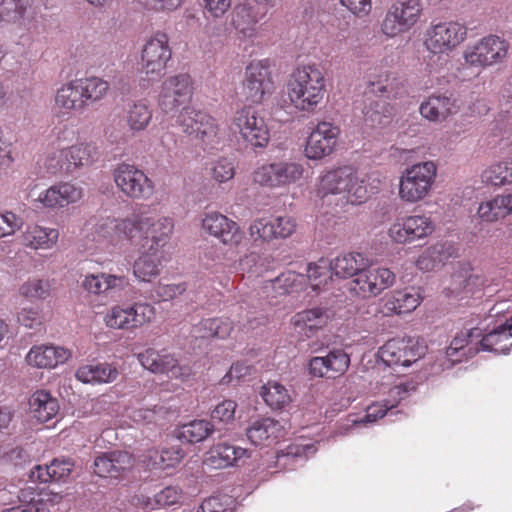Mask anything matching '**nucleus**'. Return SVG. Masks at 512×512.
<instances>
[{
	"mask_svg": "<svg viewBox=\"0 0 512 512\" xmlns=\"http://www.w3.org/2000/svg\"><path fill=\"white\" fill-rule=\"evenodd\" d=\"M317 196L337 206L360 204L367 199L365 180L352 166H342L322 173L316 185Z\"/></svg>",
	"mask_w": 512,
	"mask_h": 512,
	"instance_id": "f257e3e1",
	"label": "nucleus"
},
{
	"mask_svg": "<svg viewBox=\"0 0 512 512\" xmlns=\"http://www.w3.org/2000/svg\"><path fill=\"white\" fill-rule=\"evenodd\" d=\"M326 92L325 77L316 64L298 66L289 76L286 93L290 104L300 112L312 113Z\"/></svg>",
	"mask_w": 512,
	"mask_h": 512,
	"instance_id": "f03ea898",
	"label": "nucleus"
},
{
	"mask_svg": "<svg viewBox=\"0 0 512 512\" xmlns=\"http://www.w3.org/2000/svg\"><path fill=\"white\" fill-rule=\"evenodd\" d=\"M467 36V28L454 21L431 24L424 32L423 46L427 51L424 61L430 72H438L448 63L450 53Z\"/></svg>",
	"mask_w": 512,
	"mask_h": 512,
	"instance_id": "7ed1b4c3",
	"label": "nucleus"
},
{
	"mask_svg": "<svg viewBox=\"0 0 512 512\" xmlns=\"http://www.w3.org/2000/svg\"><path fill=\"white\" fill-rule=\"evenodd\" d=\"M131 222L132 240L137 233H141V245L158 250H164L174 231V220L167 215H161L148 205L131 214Z\"/></svg>",
	"mask_w": 512,
	"mask_h": 512,
	"instance_id": "20e7f679",
	"label": "nucleus"
},
{
	"mask_svg": "<svg viewBox=\"0 0 512 512\" xmlns=\"http://www.w3.org/2000/svg\"><path fill=\"white\" fill-rule=\"evenodd\" d=\"M99 151L93 142L83 141L65 148L55 149L47 154L44 166L50 174L64 172L72 174L94 164Z\"/></svg>",
	"mask_w": 512,
	"mask_h": 512,
	"instance_id": "39448f33",
	"label": "nucleus"
},
{
	"mask_svg": "<svg viewBox=\"0 0 512 512\" xmlns=\"http://www.w3.org/2000/svg\"><path fill=\"white\" fill-rule=\"evenodd\" d=\"M437 175V166L433 161H424L407 167L401 174L398 184V196L407 204L424 200L431 192Z\"/></svg>",
	"mask_w": 512,
	"mask_h": 512,
	"instance_id": "423d86ee",
	"label": "nucleus"
},
{
	"mask_svg": "<svg viewBox=\"0 0 512 512\" xmlns=\"http://www.w3.org/2000/svg\"><path fill=\"white\" fill-rule=\"evenodd\" d=\"M510 48L509 42L497 35L485 36L468 44L463 50L464 65L485 69L503 63Z\"/></svg>",
	"mask_w": 512,
	"mask_h": 512,
	"instance_id": "0eeeda50",
	"label": "nucleus"
},
{
	"mask_svg": "<svg viewBox=\"0 0 512 512\" xmlns=\"http://www.w3.org/2000/svg\"><path fill=\"white\" fill-rule=\"evenodd\" d=\"M233 128L239 138L253 149L265 148L270 141L266 118L252 107L238 110L233 117Z\"/></svg>",
	"mask_w": 512,
	"mask_h": 512,
	"instance_id": "6e6552de",
	"label": "nucleus"
},
{
	"mask_svg": "<svg viewBox=\"0 0 512 512\" xmlns=\"http://www.w3.org/2000/svg\"><path fill=\"white\" fill-rule=\"evenodd\" d=\"M176 122L185 135L203 145H212L219 138V128L215 119L194 107H184Z\"/></svg>",
	"mask_w": 512,
	"mask_h": 512,
	"instance_id": "1a4fd4ad",
	"label": "nucleus"
},
{
	"mask_svg": "<svg viewBox=\"0 0 512 512\" xmlns=\"http://www.w3.org/2000/svg\"><path fill=\"white\" fill-rule=\"evenodd\" d=\"M421 12L420 0H396L387 10L381 23L382 33L394 38L409 31L418 22Z\"/></svg>",
	"mask_w": 512,
	"mask_h": 512,
	"instance_id": "9d476101",
	"label": "nucleus"
},
{
	"mask_svg": "<svg viewBox=\"0 0 512 512\" xmlns=\"http://www.w3.org/2000/svg\"><path fill=\"white\" fill-rule=\"evenodd\" d=\"M274 88L269 60H255L247 65L241 86V95L246 101L261 103Z\"/></svg>",
	"mask_w": 512,
	"mask_h": 512,
	"instance_id": "9b49d317",
	"label": "nucleus"
},
{
	"mask_svg": "<svg viewBox=\"0 0 512 512\" xmlns=\"http://www.w3.org/2000/svg\"><path fill=\"white\" fill-rule=\"evenodd\" d=\"M155 314L154 306L149 303L115 305L105 314L104 322L112 329L133 330L150 323Z\"/></svg>",
	"mask_w": 512,
	"mask_h": 512,
	"instance_id": "f8f14e48",
	"label": "nucleus"
},
{
	"mask_svg": "<svg viewBox=\"0 0 512 512\" xmlns=\"http://www.w3.org/2000/svg\"><path fill=\"white\" fill-rule=\"evenodd\" d=\"M304 171V166L299 162L276 161L258 167L253 173V180L261 186L283 188L298 182Z\"/></svg>",
	"mask_w": 512,
	"mask_h": 512,
	"instance_id": "ddd939ff",
	"label": "nucleus"
},
{
	"mask_svg": "<svg viewBox=\"0 0 512 512\" xmlns=\"http://www.w3.org/2000/svg\"><path fill=\"white\" fill-rule=\"evenodd\" d=\"M434 222L427 215L398 217L388 229L389 239L396 244H408L421 240L433 233Z\"/></svg>",
	"mask_w": 512,
	"mask_h": 512,
	"instance_id": "4468645a",
	"label": "nucleus"
},
{
	"mask_svg": "<svg viewBox=\"0 0 512 512\" xmlns=\"http://www.w3.org/2000/svg\"><path fill=\"white\" fill-rule=\"evenodd\" d=\"M395 274L386 267H368V265L350 282V291L367 299L376 297L395 283Z\"/></svg>",
	"mask_w": 512,
	"mask_h": 512,
	"instance_id": "2eb2a0df",
	"label": "nucleus"
},
{
	"mask_svg": "<svg viewBox=\"0 0 512 512\" xmlns=\"http://www.w3.org/2000/svg\"><path fill=\"white\" fill-rule=\"evenodd\" d=\"M116 186L127 197L148 199L154 191V185L147 175L134 165L119 164L113 173Z\"/></svg>",
	"mask_w": 512,
	"mask_h": 512,
	"instance_id": "dca6fc26",
	"label": "nucleus"
},
{
	"mask_svg": "<svg viewBox=\"0 0 512 512\" xmlns=\"http://www.w3.org/2000/svg\"><path fill=\"white\" fill-rule=\"evenodd\" d=\"M193 94V80L187 73L167 77L161 85L158 96L159 108L164 113H171L188 102Z\"/></svg>",
	"mask_w": 512,
	"mask_h": 512,
	"instance_id": "f3484780",
	"label": "nucleus"
},
{
	"mask_svg": "<svg viewBox=\"0 0 512 512\" xmlns=\"http://www.w3.org/2000/svg\"><path fill=\"white\" fill-rule=\"evenodd\" d=\"M341 129L338 125L322 121L309 134L305 145V156L311 160H321L331 155L338 144Z\"/></svg>",
	"mask_w": 512,
	"mask_h": 512,
	"instance_id": "a211bd4d",
	"label": "nucleus"
},
{
	"mask_svg": "<svg viewBox=\"0 0 512 512\" xmlns=\"http://www.w3.org/2000/svg\"><path fill=\"white\" fill-rule=\"evenodd\" d=\"M171 58L168 37L156 33L143 46L141 53V71L149 77H158L166 69Z\"/></svg>",
	"mask_w": 512,
	"mask_h": 512,
	"instance_id": "6ab92c4d",
	"label": "nucleus"
},
{
	"mask_svg": "<svg viewBox=\"0 0 512 512\" xmlns=\"http://www.w3.org/2000/svg\"><path fill=\"white\" fill-rule=\"evenodd\" d=\"M201 226L207 234L229 247H237L245 236L235 221L217 211L205 213L201 219Z\"/></svg>",
	"mask_w": 512,
	"mask_h": 512,
	"instance_id": "aec40b11",
	"label": "nucleus"
},
{
	"mask_svg": "<svg viewBox=\"0 0 512 512\" xmlns=\"http://www.w3.org/2000/svg\"><path fill=\"white\" fill-rule=\"evenodd\" d=\"M423 355L422 348L413 339H391L378 351L386 366L409 367Z\"/></svg>",
	"mask_w": 512,
	"mask_h": 512,
	"instance_id": "412c9836",
	"label": "nucleus"
},
{
	"mask_svg": "<svg viewBox=\"0 0 512 512\" xmlns=\"http://www.w3.org/2000/svg\"><path fill=\"white\" fill-rule=\"evenodd\" d=\"M266 10L254 0H244L237 4L231 13V24L242 39H253L258 35V22L264 18Z\"/></svg>",
	"mask_w": 512,
	"mask_h": 512,
	"instance_id": "4be33fe9",
	"label": "nucleus"
},
{
	"mask_svg": "<svg viewBox=\"0 0 512 512\" xmlns=\"http://www.w3.org/2000/svg\"><path fill=\"white\" fill-rule=\"evenodd\" d=\"M137 358L140 364L152 373L166 374L175 379H186L192 374L188 365H181L172 355L160 354L152 348L139 353Z\"/></svg>",
	"mask_w": 512,
	"mask_h": 512,
	"instance_id": "5701e85b",
	"label": "nucleus"
},
{
	"mask_svg": "<svg viewBox=\"0 0 512 512\" xmlns=\"http://www.w3.org/2000/svg\"><path fill=\"white\" fill-rule=\"evenodd\" d=\"M83 196L84 190L80 185L72 182H61L41 191L35 202L47 209L63 208L79 202Z\"/></svg>",
	"mask_w": 512,
	"mask_h": 512,
	"instance_id": "b1692460",
	"label": "nucleus"
},
{
	"mask_svg": "<svg viewBox=\"0 0 512 512\" xmlns=\"http://www.w3.org/2000/svg\"><path fill=\"white\" fill-rule=\"evenodd\" d=\"M86 110L76 79L61 85L54 96V111L58 117H70Z\"/></svg>",
	"mask_w": 512,
	"mask_h": 512,
	"instance_id": "393cba45",
	"label": "nucleus"
},
{
	"mask_svg": "<svg viewBox=\"0 0 512 512\" xmlns=\"http://www.w3.org/2000/svg\"><path fill=\"white\" fill-rule=\"evenodd\" d=\"M132 230L131 215L121 219L101 218L93 227L95 240L106 241L113 245H116L122 239L132 241Z\"/></svg>",
	"mask_w": 512,
	"mask_h": 512,
	"instance_id": "a878e982",
	"label": "nucleus"
},
{
	"mask_svg": "<svg viewBox=\"0 0 512 512\" xmlns=\"http://www.w3.org/2000/svg\"><path fill=\"white\" fill-rule=\"evenodd\" d=\"M164 260V250L140 244L139 255L133 264V274L139 281L152 282L160 275Z\"/></svg>",
	"mask_w": 512,
	"mask_h": 512,
	"instance_id": "bb28decb",
	"label": "nucleus"
},
{
	"mask_svg": "<svg viewBox=\"0 0 512 512\" xmlns=\"http://www.w3.org/2000/svg\"><path fill=\"white\" fill-rule=\"evenodd\" d=\"M133 465L134 459L126 451L103 453L94 460V473L100 477L118 478Z\"/></svg>",
	"mask_w": 512,
	"mask_h": 512,
	"instance_id": "cd10ccee",
	"label": "nucleus"
},
{
	"mask_svg": "<svg viewBox=\"0 0 512 512\" xmlns=\"http://www.w3.org/2000/svg\"><path fill=\"white\" fill-rule=\"evenodd\" d=\"M456 101L445 94H432L419 106L420 115L430 122L441 123L456 114Z\"/></svg>",
	"mask_w": 512,
	"mask_h": 512,
	"instance_id": "c85d7f7f",
	"label": "nucleus"
},
{
	"mask_svg": "<svg viewBox=\"0 0 512 512\" xmlns=\"http://www.w3.org/2000/svg\"><path fill=\"white\" fill-rule=\"evenodd\" d=\"M70 351L60 346L35 345L26 355L28 365L36 368L50 369L66 362Z\"/></svg>",
	"mask_w": 512,
	"mask_h": 512,
	"instance_id": "c756f323",
	"label": "nucleus"
},
{
	"mask_svg": "<svg viewBox=\"0 0 512 512\" xmlns=\"http://www.w3.org/2000/svg\"><path fill=\"white\" fill-rule=\"evenodd\" d=\"M249 451L228 443H219L206 453L204 463L212 469H221L237 464L248 458Z\"/></svg>",
	"mask_w": 512,
	"mask_h": 512,
	"instance_id": "7c9ffc66",
	"label": "nucleus"
},
{
	"mask_svg": "<svg viewBox=\"0 0 512 512\" xmlns=\"http://www.w3.org/2000/svg\"><path fill=\"white\" fill-rule=\"evenodd\" d=\"M59 230L39 224H28L20 235V243L33 250H50L56 246Z\"/></svg>",
	"mask_w": 512,
	"mask_h": 512,
	"instance_id": "2f4dec72",
	"label": "nucleus"
},
{
	"mask_svg": "<svg viewBox=\"0 0 512 512\" xmlns=\"http://www.w3.org/2000/svg\"><path fill=\"white\" fill-rule=\"evenodd\" d=\"M282 434V425L270 417L253 420L246 429L247 438L254 445H270Z\"/></svg>",
	"mask_w": 512,
	"mask_h": 512,
	"instance_id": "473e14b6",
	"label": "nucleus"
},
{
	"mask_svg": "<svg viewBox=\"0 0 512 512\" xmlns=\"http://www.w3.org/2000/svg\"><path fill=\"white\" fill-rule=\"evenodd\" d=\"M481 329L474 328L457 334L446 350L447 357L452 362H460L463 357H472L478 351Z\"/></svg>",
	"mask_w": 512,
	"mask_h": 512,
	"instance_id": "72a5a7b5",
	"label": "nucleus"
},
{
	"mask_svg": "<svg viewBox=\"0 0 512 512\" xmlns=\"http://www.w3.org/2000/svg\"><path fill=\"white\" fill-rule=\"evenodd\" d=\"M420 300V294L413 289L394 291L382 300V312L385 315L409 313L418 307Z\"/></svg>",
	"mask_w": 512,
	"mask_h": 512,
	"instance_id": "f704fd0d",
	"label": "nucleus"
},
{
	"mask_svg": "<svg viewBox=\"0 0 512 512\" xmlns=\"http://www.w3.org/2000/svg\"><path fill=\"white\" fill-rule=\"evenodd\" d=\"M29 411L41 423L54 418L59 411L58 400L46 390H37L29 398Z\"/></svg>",
	"mask_w": 512,
	"mask_h": 512,
	"instance_id": "c9c22d12",
	"label": "nucleus"
},
{
	"mask_svg": "<svg viewBox=\"0 0 512 512\" xmlns=\"http://www.w3.org/2000/svg\"><path fill=\"white\" fill-rule=\"evenodd\" d=\"M481 349L496 354H506L512 348V317L509 323L495 328L491 332L481 335L479 340Z\"/></svg>",
	"mask_w": 512,
	"mask_h": 512,
	"instance_id": "e433bc0d",
	"label": "nucleus"
},
{
	"mask_svg": "<svg viewBox=\"0 0 512 512\" xmlns=\"http://www.w3.org/2000/svg\"><path fill=\"white\" fill-rule=\"evenodd\" d=\"M117 368L109 363L86 364L80 366L75 377L86 384L111 383L117 379Z\"/></svg>",
	"mask_w": 512,
	"mask_h": 512,
	"instance_id": "4c0bfd02",
	"label": "nucleus"
},
{
	"mask_svg": "<svg viewBox=\"0 0 512 512\" xmlns=\"http://www.w3.org/2000/svg\"><path fill=\"white\" fill-rule=\"evenodd\" d=\"M73 468L74 463L70 459H54L49 465H36L31 470L30 478L42 483L64 481L70 476Z\"/></svg>",
	"mask_w": 512,
	"mask_h": 512,
	"instance_id": "58836bf2",
	"label": "nucleus"
},
{
	"mask_svg": "<svg viewBox=\"0 0 512 512\" xmlns=\"http://www.w3.org/2000/svg\"><path fill=\"white\" fill-rule=\"evenodd\" d=\"M454 248L448 243H436L425 249L416 261L417 267L429 272L442 267L454 255Z\"/></svg>",
	"mask_w": 512,
	"mask_h": 512,
	"instance_id": "ea45409f",
	"label": "nucleus"
},
{
	"mask_svg": "<svg viewBox=\"0 0 512 512\" xmlns=\"http://www.w3.org/2000/svg\"><path fill=\"white\" fill-rule=\"evenodd\" d=\"M125 285V277L107 273L87 274L81 283V287L93 295H101L110 290L122 289Z\"/></svg>",
	"mask_w": 512,
	"mask_h": 512,
	"instance_id": "a19ab883",
	"label": "nucleus"
},
{
	"mask_svg": "<svg viewBox=\"0 0 512 512\" xmlns=\"http://www.w3.org/2000/svg\"><path fill=\"white\" fill-rule=\"evenodd\" d=\"M18 499L17 505L5 508L1 512H51L52 498L49 495L45 497L38 495L32 487L21 489Z\"/></svg>",
	"mask_w": 512,
	"mask_h": 512,
	"instance_id": "79ce46f5",
	"label": "nucleus"
},
{
	"mask_svg": "<svg viewBox=\"0 0 512 512\" xmlns=\"http://www.w3.org/2000/svg\"><path fill=\"white\" fill-rule=\"evenodd\" d=\"M368 83L374 93H379L387 98H397L404 92L402 82L387 70H375L370 73Z\"/></svg>",
	"mask_w": 512,
	"mask_h": 512,
	"instance_id": "37998d69",
	"label": "nucleus"
},
{
	"mask_svg": "<svg viewBox=\"0 0 512 512\" xmlns=\"http://www.w3.org/2000/svg\"><path fill=\"white\" fill-rule=\"evenodd\" d=\"M368 265V260L360 253H348L336 257L331 262L332 272L341 278H357Z\"/></svg>",
	"mask_w": 512,
	"mask_h": 512,
	"instance_id": "c03bdc74",
	"label": "nucleus"
},
{
	"mask_svg": "<svg viewBox=\"0 0 512 512\" xmlns=\"http://www.w3.org/2000/svg\"><path fill=\"white\" fill-rule=\"evenodd\" d=\"M512 213V194L498 195L480 204L477 214L485 222H494Z\"/></svg>",
	"mask_w": 512,
	"mask_h": 512,
	"instance_id": "a18cd8bd",
	"label": "nucleus"
},
{
	"mask_svg": "<svg viewBox=\"0 0 512 512\" xmlns=\"http://www.w3.org/2000/svg\"><path fill=\"white\" fill-rule=\"evenodd\" d=\"M327 322V316L319 308H313L297 313L292 323L300 335L310 338L315 331L322 328Z\"/></svg>",
	"mask_w": 512,
	"mask_h": 512,
	"instance_id": "49530a36",
	"label": "nucleus"
},
{
	"mask_svg": "<svg viewBox=\"0 0 512 512\" xmlns=\"http://www.w3.org/2000/svg\"><path fill=\"white\" fill-rule=\"evenodd\" d=\"M76 81L86 109L104 99L110 88L108 81L96 76L77 78Z\"/></svg>",
	"mask_w": 512,
	"mask_h": 512,
	"instance_id": "de8ad7c7",
	"label": "nucleus"
},
{
	"mask_svg": "<svg viewBox=\"0 0 512 512\" xmlns=\"http://www.w3.org/2000/svg\"><path fill=\"white\" fill-rule=\"evenodd\" d=\"M153 110L144 100L135 101L126 109L125 121L130 131L138 133L144 131L150 124Z\"/></svg>",
	"mask_w": 512,
	"mask_h": 512,
	"instance_id": "09e8293b",
	"label": "nucleus"
},
{
	"mask_svg": "<svg viewBox=\"0 0 512 512\" xmlns=\"http://www.w3.org/2000/svg\"><path fill=\"white\" fill-rule=\"evenodd\" d=\"M260 394L272 409H284L292 402L291 393L279 382H268L263 385Z\"/></svg>",
	"mask_w": 512,
	"mask_h": 512,
	"instance_id": "8fccbe9b",
	"label": "nucleus"
},
{
	"mask_svg": "<svg viewBox=\"0 0 512 512\" xmlns=\"http://www.w3.org/2000/svg\"><path fill=\"white\" fill-rule=\"evenodd\" d=\"M214 430L213 424L207 420H193L180 427L178 438L188 443H198L210 436Z\"/></svg>",
	"mask_w": 512,
	"mask_h": 512,
	"instance_id": "3c124183",
	"label": "nucleus"
},
{
	"mask_svg": "<svg viewBox=\"0 0 512 512\" xmlns=\"http://www.w3.org/2000/svg\"><path fill=\"white\" fill-rule=\"evenodd\" d=\"M29 9V0H0V23L19 24Z\"/></svg>",
	"mask_w": 512,
	"mask_h": 512,
	"instance_id": "603ef678",
	"label": "nucleus"
},
{
	"mask_svg": "<svg viewBox=\"0 0 512 512\" xmlns=\"http://www.w3.org/2000/svg\"><path fill=\"white\" fill-rule=\"evenodd\" d=\"M305 284V276L294 271H287L271 281L272 290L277 295L299 292Z\"/></svg>",
	"mask_w": 512,
	"mask_h": 512,
	"instance_id": "864d4df0",
	"label": "nucleus"
},
{
	"mask_svg": "<svg viewBox=\"0 0 512 512\" xmlns=\"http://www.w3.org/2000/svg\"><path fill=\"white\" fill-rule=\"evenodd\" d=\"M484 286V279L477 274H470L464 276L462 274L454 275L450 287L446 290L449 292L447 295L458 296L461 293L474 294Z\"/></svg>",
	"mask_w": 512,
	"mask_h": 512,
	"instance_id": "5fc2aeb1",
	"label": "nucleus"
},
{
	"mask_svg": "<svg viewBox=\"0 0 512 512\" xmlns=\"http://www.w3.org/2000/svg\"><path fill=\"white\" fill-rule=\"evenodd\" d=\"M52 282L48 279L32 278L19 288V294L30 300H45L51 295Z\"/></svg>",
	"mask_w": 512,
	"mask_h": 512,
	"instance_id": "6e6d98bb",
	"label": "nucleus"
},
{
	"mask_svg": "<svg viewBox=\"0 0 512 512\" xmlns=\"http://www.w3.org/2000/svg\"><path fill=\"white\" fill-rule=\"evenodd\" d=\"M331 263L321 259L318 263H310L306 268L305 282L308 281L313 290L325 286L331 277Z\"/></svg>",
	"mask_w": 512,
	"mask_h": 512,
	"instance_id": "4d7b16f0",
	"label": "nucleus"
},
{
	"mask_svg": "<svg viewBox=\"0 0 512 512\" xmlns=\"http://www.w3.org/2000/svg\"><path fill=\"white\" fill-rule=\"evenodd\" d=\"M153 468L167 469L176 466L184 457L179 447L164 448L161 451L151 450L148 455Z\"/></svg>",
	"mask_w": 512,
	"mask_h": 512,
	"instance_id": "13d9d810",
	"label": "nucleus"
},
{
	"mask_svg": "<svg viewBox=\"0 0 512 512\" xmlns=\"http://www.w3.org/2000/svg\"><path fill=\"white\" fill-rule=\"evenodd\" d=\"M393 412V404L389 405L387 401L384 404H373L367 408L366 414L361 418H353L349 419L351 424H348L351 427H361L366 426L369 423L375 422L377 419L382 418L387 415H392Z\"/></svg>",
	"mask_w": 512,
	"mask_h": 512,
	"instance_id": "bf43d9fd",
	"label": "nucleus"
},
{
	"mask_svg": "<svg viewBox=\"0 0 512 512\" xmlns=\"http://www.w3.org/2000/svg\"><path fill=\"white\" fill-rule=\"evenodd\" d=\"M325 366L328 369V378H335L346 372L349 367V356L342 350H333L324 356Z\"/></svg>",
	"mask_w": 512,
	"mask_h": 512,
	"instance_id": "052dcab7",
	"label": "nucleus"
},
{
	"mask_svg": "<svg viewBox=\"0 0 512 512\" xmlns=\"http://www.w3.org/2000/svg\"><path fill=\"white\" fill-rule=\"evenodd\" d=\"M481 180L483 183L494 186H503L508 184L507 167L504 166V162L501 161L493 163L484 169L481 173Z\"/></svg>",
	"mask_w": 512,
	"mask_h": 512,
	"instance_id": "680f3d73",
	"label": "nucleus"
},
{
	"mask_svg": "<svg viewBox=\"0 0 512 512\" xmlns=\"http://www.w3.org/2000/svg\"><path fill=\"white\" fill-rule=\"evenodd\" d=\"M363 114L365 120L371 125L382 124L383 119L387 118L389 114V108L384 101L375 100L365 105Z\"/></svg>",
	"mask_w": 512,
	"mask_h": 512,
	"instance_id": "e2e57ef3",
	"label": "nucleus"
},
{
	"mask_svg": "<svg viewBox=\"0 0 512 512\" xmlns=\"http://www.w3.org/2000/svg\"><path fill=\"white\" fill-rule=\"evenodd\" d=\"M250 236L256 241H270L275 239V230L271 219H257L250 228Z\"/></svg>",
	"mask_w": 512,
	"mask_h": 512,
	"instance_id": "0e129e2a",
	"label": "nucleus"
},
{
	"mask_svg": "<svg viewBox=\"0 0 512 512\" xmlns=\"http://www.w3.org/2000/svg\"><path fill=\"white\" fill-rule=\"evenodd\" d=\"M235 175L234 161L229 158H220L212 166V177L219 183L233 179Z\"/></svg>",
	"mask_w": 512,
	"mask_h": 512,
	"instance_id": "69168bd1",
	"label": "nucleus"
},
{
	"mask_svg": "<svg viewBox=\"0 0 512 512\" xmlns=\"http://www.w3.org/2000/svg\"><path fill=\"white\" fill-rule=\"evenodd\" d=\"M166 412L167 410L165 406L152 404L133 411L131 417L135 422H152L158 417H162Z\"/></svg>",
	"mask_w": 512,
	"mask_h": 512,
	"instance_id": "338daca9",
	"label": "nucleus"
},
{
	"mask_svg": "<svg viewBox=\"0 0 512 512\" xmlns=\"http://www.w3.org/2000/svg\"><path fill=\"white\" fill-rule=\"evenodd\" d=\"M416 385L412 381L401 382L389 390V398L386 400L393 408L402 400H405L411 393L415 392Z\"/></svg>",
	"mask_w": 512,
	"mask_h": 512,
	"instance_id": "774afa93",
	"label": "nucleus"
}]
</instances>
